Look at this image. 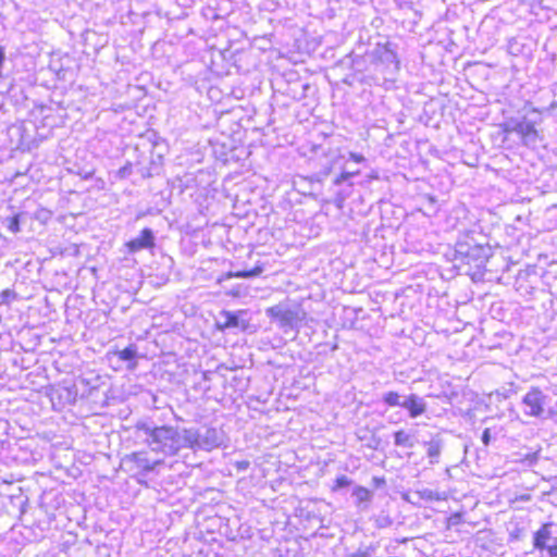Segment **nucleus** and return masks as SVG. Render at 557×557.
Listing matches in <instances>:
<instances>
[{
    "mask_svg": "<svg viewBox=\"0 0 557 557\" xmlns=\"http://www.w3.org/2000/svg\"><path fill=\"white\" fill-rule=\"evenodd\" d=\"M352 496L356 498V506L361 510L367 509L368 504L372 499V493L367 487L357 485L352 491Z\"/></svg>",
    "mask_w": 557,
    "mask_h": 557,
    "instance_id": "nucleus-20",
    "label": "nucleus"
},
{
    "mask_svg": "<svg viewBox=\"0 0 557 557\" xmlns=\"http://www.w3.org/2000/svg\"><path fill=\"white\" fill-rule=\"evenodd\" d=\"M535 270H532L530 265L525 269L520 270L515 282L516 290L523 297H532L537 283Z\"/></svg>",
    "mask_w": 557,
    "mask_h": 557,
    "instance_id": "nucleus-14",
    "label": "nucleus"
},
{
    "mask_svg": "<svg viewBox=\"0 0 557 557\" xmlns=\"http://www.w3.org/2000/svg\"><path fill=\"white\" fill-rule=\"evenodd\" d=\"M115 355H117L120 360L131 362L132 366H129V368H133L136 364L137 347L136 345L131 344L124 349L116 351Z\"/></svg>",
    "mask_w": 557,
    "mask_h": 557,
    "instance_id": "nucleus-23",
    "label": "nucleus"
},
{
    "mask_svg": "<svg viewBox=\"0 0 557 557\" xmlns=\"http://www.w3.org/2000/svg\"><path fill=\"white\" fill-rule=\"evenodd\" d=\"M547 110H548V111H556V110H557V100H556V99H554V100L550 102V104H549V107L547 108Z\"/></svg>",
    "mask_w": 557,
    "mask_h": 557,
    "instance_id": "nucleus-38",
    "label": "nucleus"
},
{
    "mask_svg": "<svg viewBox=\"0 0 557 557\" xmlns=\"http://www.w3.org/2000/svg\"><path fill=\"white\" fill-rule=\"evenodd\" d=\"M60 397H64L67 403H73L75 400V397L72 396V392L69 388H62L60 392Z\"/></svg>",
    "mask_w": 557,
    "mask_h": 557,
    "instance_id": "nucleus-30",
    "label": "nucleus"
},
{
    "mask_svg": "<svg viewBox=\"0 0 557 557\" xmlns=\"http://www.w3.org/2000/svg\"><path fill=\"white\" fill-rule=\"evenodd\" d=\"M374 74L368 76L370 86H381L386 82L394 83L400 70V61L395 51V45L387 41L376 44L371 49Z\"/></svg>",
    "mask_w": 557,
    "mask_h": 557,
    "instance_id": "nucleus-3",
    "label": "nucleus"
},
{
    "mask_svg": "<svg viewBox=\"0 0 557 557\" xmlns=\"http://www.w3.org/2000/svg\"><path fill=\"white\" fill-rule=\"evenodd\" d=\"M404 397L398 392L388 391L382 394V401L388 407H401Z\"/></svg>",
    "mask_w": 557,
    "mask_h": 557,
    "instance_id": "nucleus-24",
    "label": "nucleus"
},
{
    "mask_svg": "<svg viewBox=\"0 0 557 557\" xmlns=\"http://www.w3.org/2000/svg\"><path fill=\"white\" fill-rule=\"evenodd\" d=\"M359 175L358 170L344 169L332 182L333 199L331 200L337 208H343L344 202L348 199L355 186V178Z\"/></svg>",
    "mask_w": 557,
    "mask_h": 557,
    "instance_id": "nucleus-10",
    "label": "nucleus"
},
{
    "mask_svg": "<svg viewBox=\"0 0 557 557\" xmlns=\"http://www.w3.org/2000/svg\"><path fill=\"white\" fill-rule=\"evenodd\" d=\"M493 256L487 237L475 231L460 234L455 243L454 265L473 280L483 276L486 262Z\"/></svg>",
    "mask_w": 557,
    "mask_h": 557,
    "instance_id": "nucleus-1",
    "label": "nucleus"
},
{
    "mask_svg": "<svg viewBox=\"0 0 557 557\" xmlns=\"http://www.w3.org/2000/svg\"><path fill=\"white\" fill-rule=\"evenodd\" d=\"M510 537L518 539V535H517V533H513V534H510Z\"/></svg>",
    "mask_w": 557,
    "mask_h": 557,
    "instance_id": "nucleus-40",
    "label": "nucleus"
},
{
    "mask_svg": "<svg viewBox=\"0 0 557 557\" xmlns=\"http://www.w3.org/2000/svg\"><path fill=\"white\" fill-rule=\"evenodd\" d=\"M351 484H352V480L349 479L347 475L343 474L335 479L332 491L336 492V491L343 490L345 487H348Z\"/></svg>",
    "mask_w": 557,
    "mask_h": 557,
    "instance_id": "nucleus-27",
    "label": "nucleus"
},
{
    "mask_svg": "<svg viewBox=\"0 0 557 557\" xmlns=\"http://www.w3.org/2000/svg\"><path fill=\"white\" fill-rule=\"evenodd\" d=\"M394 444L398 447L412 448L414 446V438L405 430L394 432Z\"/></svg>",
    "mask_w": 557,
    "mask_h": 557,
    "instance_id": "nucleus-22",
    "label": "nucleus"
},
{
    "mask_svg": "<svg viewBox=\"0 0 557 557\" xmlns=\"http://www.w3.org/2000/svg\"><path fill=\"white\" fill-rule=\"evenodd\" d=\"M533 548L541 554L546 550L549 557H557V527L544 523L533 533Z\"/></svg>",
    "mask_w": 557,
    "mask_h": 557,
    "instance_id": "nucleus-11",
    "label": "nucleus"
},
{
    "mask_svg": "<svg viewBox=\"0 0 557 557\" xmlns=\"http://www.w3.org/2000/svg\"><path fill=\"white\" fill-rule=\"evenodd\" d=\"M381 444V438L372 435L370 438V442L367 444V446L371 449H377Z\"/></svg>",
    "mask_w": 557,
    "mask_h": 557,
    "instance_id": "nucleus-32",
    "label": "nucleus"
},
{
    "mask_svg": "<svg viewBox=\"0 0 557 557\" xmlns=\"http://www.w3.org/2000/svg\"><path fill=\"white\" fill-rule=\"evenodd\" d=\"M8 228L12 233L20 232V215L18 214H15L8 219Z\"/></svg>",
    "mask_w": 557,
    "mask_h": 557,
    "instance_id": "nucleus-28",
    "label": "nucleus"
},
{
    "mask_svg": "<svg viewBox=\"0 0 557 557\" xmlns=\"http://www.w3.org/2000/svg\"><path fill=\"white\" fill-rule=\"evenodd\" d=\"M344 164L341 156L326 157L325 161L321 164V169L314 174L317 181H322L327 177L335 170H344Z\"/></svg>",
    "mask_w": 557,
    "mask_h": 557,
    "instance_id": "nucleus-19",
    "label": "nucleus"
},
{
    "mask_svg": "<svg viewBox=\"0 0 557 557\" xmlns=\"http://www.w3.org/2000/svg\"><path fill=\"white\" fill-rule=\"evenodd\" d=\"M530 267L532 270H535L536 280H541L545 286H552L557 280V261L549 262L546 268L536 264Z\"/></svg>",
    "mask_w": 557,
    "mask_h": 557,
    "instance_id": "nucleus-18",
    "label": "nucleus"
},
{
    "mask_svg": "<svg viewBox=\"0 0 557 557\" xmlns=\"http://www.w3.org/2000/svg\"><path fill=\"white\" fill-rule=\"evenodd\" d=\"M265 314L273 322L277 323L278 327L287 332L288 330H298L306 312L297 305L277 304L269 307Z\"/></svg>",
    "mask_w": 557,
    "mask_h": 557,
    "instance_id": "nucleus-8",
    "label": "nucleus"
},
{
    "mask_svg": "<svg viewBox=\"0 0 557 557\" xmlns=\"http://www.w3.org/2000/svg\"><path fill=\"white\" fill-rule=\"evenodd\" d=\"M263 270H264L263 265L260 264V263H257L251 269H245V270H240V271H236V272H228L226 274V278H231V277H242V278L257 277V276H259L263 272Z\"/></svg>",
    "mask_w": 557,
    "mask_h": 557,
    "instance_id": "nucleus-21",
    "label": "nucleus"
},
{
    "mask_svg": "<svg viewBox=\"0 0 557 557\" xmlns=\"http://www.w3.org/2000/svg\"><path fill=\"white\" fill-rule=\"evenodd\" d=\"M156 236L151 228L145 227L139 235L126 243L128 252H137L143 249H149L156 245Z\"/></svg>",
    "mask_w": 557,
    "mask_h": 557,
    "instance_id": "nucleus-15",
    "label": "nucleus"
},
{
    "mask_svg": "<svg viewBox=\"0 0 557 557\" xmlns=\"http://www.w3.org/2000/svg\"><path fill=\"white\" fill-rule=\"evenodd\" d=\"M401 408L408 411L411 419H416L426 411V403L419 395L410 394L404 397Z\"/></svg>",
    "mask_w": 557,
    "mask_h": 557,
    "instance_id": "nucleus-17",
    "label": "nucleus"
},
{
    "mask_svg": "<svg viewBox=\"0 0 557 557\" xmlns=\"http://www.w3.org/2000/svg\"><path fill=\"white\" fill-rule=\"evenodd\" d=\"M337 67H349L351 73L343 78V83L351 86L355 82L370 86L368 76L374 74L371 50L362 54L354 52L345 55L337 64Z\"/></svg>",
    "mask_w": 557,
    "mask_h": 557,
    "instance_id": "nucleus-6",
    "label": "nucleus"
},
{
    "mask_svg": "<svg viewBox=\"0 0 557 557\" xmlns=\"http://www.w3.org/2000/svg\"><path fill=\"white\" fill-rule=\"evenodd\" d=\"M492 440L491 430L485 429L481 435V441L485 446H488Z\"/></svg>",
    "mask_w": 557,
    "mask_h": 557,
    "instance_id": "nucleus-31",
    "label": "nucleus"
},
{
    "mask_svg": "<svg viewBox=\"0 0 557 557\" xmlns=\"http://www.w3.org/2000/svg\"><path fill=\"white\" fill-rule=\"evenodd\" d=\"M523 111L521 117H510L504 123V132L519 135L524 146H535L540 139L536 126L543 121L542 112L535 108Z\"/></svg>",
    "mask_w": 557,
    "mask_h": 557,
    "instance_id": "nucleus-4",
    "label": "nucleus"
},
{
    "mask_svg": "<svg viewBox=\"0 0 557 557\" xmlns=\"http://www.w3.org/2000/svg\"><path fill=\"white\" fill-rule=\"evenodd\" d=\"M510 537L518 539V535H517V533H513V534H510Z\"/></svg>",
    "mask_w": 557,
    "mask_h": 557,
    "instance_id": "nucleus-39",
    "label": "nucleus"
},
{
    "mask_svg": "<svg viewBox=\"0 0 557 557\" xmlns=\"http://www.w3.org/2000/svg\"><path fill=\"white\" fill-rule=\"evenodd\" d=\"M122 461L126 471L129 472L139 484L145 486H148L146 481L148 474L154 472L156 469L163 463L161 459L149 458L148 453L145 450L125 455Z\"/></svg>",
    "mask_w": 557,
    "mask_h": 557,
    "instance_id": "nucleus-7",
    "label": "nucleus"
},
{
    "mask_svg": "<svg viewBox=\"0 0 557 557\" xmlns=\"http://www.w3.org/2000/svg\"><path fill=\"white\" fill-rule=\"evenodd\" d=\"M423 446L425 447V454L429 458V463L437 465L440 462L442 450L445 446L444 437L440 433L434 434L429 441L423 442Z\"/></svg>",
    "mask_w": 557,
    "mask_h": 557,
    "instance_id": "nucleus-16",
    "label": "nucleus"
},
{
    "mask_svg": "<svg viewBox=\"0 0 557 557\" xmlns=\"http://www.w3.org/2000/svg\"><path fill=\"white\" fill-rule=\"evenodd\" d=\"M135 440L151 451L164 456H175L185 448V431L171 425H158L151 419L136 422L133 431Z\"/></svg>",
    "mask_w": 557,
    "mask_h": 557,
    "instance_id": "nucleus-2",
    "label": "nucleus"
},
{
    "mask_svg": "<svg viewBox=\"0 0 557 557\" xmlns=\"http://www.w3.org/2000/svg\"><path fill=\"white\" fill-rule=\"evenodd\" d=\"M135 171L141 178L160 175L162 171V156L154 154L152 150L139 152L134 161Z\"/></svg>",
    "mask_w": 557,
    "mask_h": 557,
    "instance_id": "nucleus-12",
    "label": "nucleus"
},
{
    "mask_svg": "<svg viewBox=\"0 0 557 557\" xmlns=\"http://www.w3.org/2000/svg\"><path fill=\"white\" fill-rule=\"evenodd\" d=\"M216 325L220 330L239 329L247 331L249 327V319L247 310H222L216 319Z\"/></svg>",
    "mask_w": 557,
    "mask_h": 557,
    "instance_id": "nucleus-13",
    "label": "nucleus"
},
{
    "mask_svg": "<svg viewBox=\"0 0 557 557\" xmlns=\"http://www.w3.org/2000/svg\"><path fill=\"white\" fill-rule=\"evenodd\" d=\"M5 60H7L5 48L3 46H0V78L3 77L2 70L4 66Z\"/></svg>",
    "mask_w": 557,
    "mask_h": 557,
    "instance_id": "nucleus-29",
    "label": "nucleus"
},
{
    "mask_svg": "<svg viewBox=\"0 0 557 557\" xmlns=\"http://www.w3.org/2000/svg\"><path fill=\"white\" fill-rule=\"evenodd\" d=\"M185 448L196 450L211 451L214 448L226 446L227 437L223 430L205 426L202 429L184 428Z\"/></svg>",
    "mask_w": 557,
    "mask_h": 557,
    "instance_id": "nucleus-5",
    "label": "nucleus"
},
{
    "mask_svg": "<svg viewBox=\"0 0 557 557\" xmlns=\"http://www.w3.org/2000/svg\"><path fill=\"white\" fill-rule=\"evenodd\" d=\"M250 467V461L248 460H239L235 462V468L238 471H246Z\"/></svg>",
    "mask_w": 557,
    "mask_h": 557,
    "instance_id": "nucleus-33",
    "label": "nucleus"
},
{
    "mask_svg": "<svg viewBox=\"0 0 557 557\" xmlns=\"http://www.w3.org/2000/svg\"><path fill=\"white\" fill-rule=\"evenodd\" d=\"M552 398L537 386H531L522 397L521 406L523 413L528 417L548 419L553 414L549 408Z\"/></svg>",
    "mask_w": 557,
    "mask_h": 557,
    "instance_id": "nucleus-9",
    "label": "nucleus"
},
{
    "mask_svg": "<svg viewBox=\"0 0 557 557\" xmlns=\"http://www.w3.org/2000/svg\"><path fill=\"white\" fill-rule=\"evenodd\" d=\"M372 484L375 488H380L386 484V481L384 478L373 476Z\"/></svg>",
    "mask_w": 557,
    "mask_h": 557,
    "instance_id": "nucleus-35",
    "label": "nucleus"
},
{
    "mask_svg": "<svg viewBox=\"0 0 557 557\" xmlns=\"http://www.w3.org/2000/svg\"><path fill=\"white\" fill-rule=\"evenodd\" d=\"M134 170H135L134 162L127 161L122 168L119 169V171L116 172V177L119 180H126L132 175Z\"/></svg>",
    "mask_w": 557,
    "mask_h": 557,
    "instance_id": "nucleus-25",
    "label": "nucleus"
},
{
    "mask_svg": "<svg viewBox=\"0 0 557 557\" xmlns=\"http://www.w3.org/2000/svg\"><path fill=\"white\" fill-rule=\"evenodd\" d=\"M17 299V294L14 289H3L0 293V306L10 305L12 301Z\"/></svg>",
    "mask_w": 557,
    "mask_h": 557,
    "instance_id": "nucleus-26",
    "label": "nucleus"
},
{
    "mask_svg": "<svg viewBox=\"0 0 557 557\" xmlns=\"http://www.w3.org/2000/svg\"><path fill=\"white\" fill-rule=\"evenodd\" d=\"M349 156H350V159H352L357 163H361V162L366 161V158L360 153L350 152Z\"/></svg>",
    "mask_w": 557,
    "mask_h": 557,
    "instance_id": "nucleus-36",
    "label": "nucleus"
},
{
    "mask_svg": "<svg viewBox=\"0 0 557 557\" xmlns=\"http://www.w3.org/2000/svg\"><path fill=\"white\" fill-rule=\"evenodd\" d=\"M346 557H369V552L368 549L359 548L358 550L348 554Z\"/></svg>",
    "mask_w": 557,
    "mask_h": 557,
    "instance_id": "nucleus-34",
    "label": "nucleus"
},
{
    "mask_svg": "<svg viewBox=\"0 0 557 557\" xmlns=\"http://www.w3.org/2000/svg\"><path fill=\"white\" fill-rule=\"evenodd\" d=\"M460 520H461V516L459 513H456L449 518V523L456 525L460 522Z\"/></svg>",
    "mask_w": 557,
    "mask_h": 557,
    "instance_id": "nucleus-37",
    "label": "nucleus"
}]
</instances>
